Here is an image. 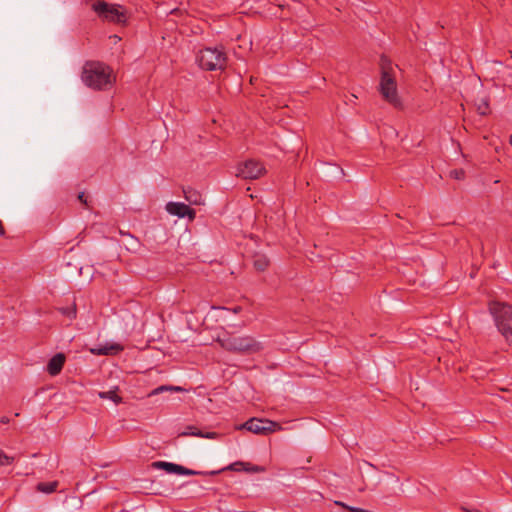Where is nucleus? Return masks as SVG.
I'll return each mask as SVG.
<instances>
[{"instance_id": "nucleus-4", "label": "nucleus", "mask_w": 512, "mask_h": 512, "mask_svg": "<svg viewBox=\"0 0 512 512\" xmlns=\"http://www.w3.org/2000/svg\"><path fill=\"white\" fill-rule=\"evenodd\" d=\"M219 342L225 350L241 354H254L263 348L262 344L251 336H228Z\"/></svg>"}, {"instance_id": "nucleus-5", "label": "nucleus", "mask_w": 512, "mask_h": 512, "mask_svg": "<svg viewBox=\"0 0 512 512\" xmlns=\"http://www.w3.org/2000/svg\"><path fill=\"white\" fill-rule=\"evenodd\" d=\"M226 54L218 48H205L199 51L197 61L202 69L222 70L226 66Z\"/></svg>"}, {"instance_id": "nucleus-26", "label": "nucleus", "mask_w": 512, "mask_h": 512, "mask_svg": "<svg viewBox=\"0 0 512 512\" xmlns=\"http://www.w3.org/2000/svg\"><path fill=\"white\" fill-rule=\"evenodd\" d=\"M112 38H114V41L120 40V38L117 35H114Z\"/></svg>"}, {"instance_id": "nucleus-11", "label": "nucleus", "mask_w": 512, "mask_h": 512, "mask_svg": "<svg viewBox=\"0 0 512 512\" xmlns=\"http://www.w3.org/2000/svg\"><path fill=\"white\" fill-rule=\"evenodd\" d=\"M65 363V356L62 353L54 355L47 364V372L51 376L58 375Z\"/></svg>"}, {"instance_id": "nucleus-25", "label": "nucleus", "mask_w": 512, "mask_h": 512, "mask_svg": "<svg viewBox=\"0 0 512 512\" xmlns=\"http://www.w3.org/2000/svg\"><path fill=\"white\" fill-rule=\"evenodd\" d=\"M5 234V230H4V227L2 225V222L0 221V235H4Z\"/></svg>"}, {"instance_id": "nucleus-17", "label": "nucleus", "mask_w": 512, "mask_h": 512, "mask_svg": "<svg viewBox=\"0 0 512 512\" xmlns=\"http://www.w3.org/2000/svg\"><path fill=\"white\" fill-rule=\"evenodd\" d=\"M98 396L101 399H109V400L113 401L115 404H119L122 402V398L119 395H117L116 390L99 392Z\"/></svg>"}, {"instance_id": "nucleus-19", "label": "nucleus", "mask_w": 512, "mask_h": 512, "mask_svg": "<svg viewBox=\"0 0 512 512\" xmlns=\"http://www.w3.org/2000/svg\"><path fill=\"white\" fill-rule=\"evenodd\" d=\"M243 471L248 473H262L265 471V468L258 465H253L249 462H244V465L242 466Z\"/></svg>"}, {"instance_id": "nucleus-13", "label": "nucleus", "mask_w": 512, "mask_h": 512, "mask_svg": "<svg viewBox=\"0 0 512 512\" xmlns=\"http://www.w3.org/2000/svg\"><path fill=\"white\" fill-rule=\"evenodd\" d=\"M180 436H197V437H201V438L215 439L217 436V433H215V432L203 433L198 428H196L194 426H188L185 431L180 433Z\"/></svg>"}, {"instance_id": "nucleus-10", "label": "nucleus", "mask_w": 512, "mask_h": 512, "mask_svg": "<svg viewBox=\"0 0 512 512\" xmlns=\"http://www.w3.org/2000/svg\"><path fill=\"white\" fill-rule=\"evenodd\" d=\"M166 211L179 218L188 217L190 220L195 218V210L191 209L188 205L181 202H169L166 205Z\"/></svg>"}, {"instance_id": "nucleus-2", "label": "nucleus", "mask_w": 512, "mask_h": 512, "mask_svg": "<svg viewBox=\"0 0 512 512\" xmlns=\"http://www.w3.org/2000/svg\"><path fill=\"white\" fill-rule=\"evenodd\" d=\"M381 78L379 83V92L383 99L393 105L395 108H401L402 102L397 90V66H393L385 57L381 58Z\"/></svg>"}, {"instance_id": "nucleus-23", "label": "nucleus", "mask_w": 512, "mask_h": 512, "mask_svg": "<svg viewBox=\"0 0 512 512\" xmlns=\"http://www.w3.org/2000/svg\"><path fill=\"white\" fill-rule=\"evenodd\" d=\"M464 175L465 173L462 169H455L450 172V176L456 180H462Z\"/></svg>"}, {"instance_id": "nucleus-8", "label": "nucleus", "mask_w": 512, "mask_h": 512, "mask_svg": "<svg viewBox=\"0 0 512 512\" xmlns=\"http://www.w3.org/2000/svg\"><path fill=\"white\" fill-rule=\"evenodd\" d=\"M266 173L264 165L254 159H248L237 166L236 176L246 180H254Z\"/></svg>"}, {"instance_id": "nucleus-22", "label": "nucleus", "mask_w": 512, "mask_h": 512, "mask_svg": "<svg viewBox=\"0 0 512 512\" xmlns=\"http://www.w3.org/2000/svg\"><path fill=\"white\" fill-rule=\"evenodd\" d=\"M14 458L13 457H10L6 454H4L1 450H0V466L2 465H9L13 462Z\"/></svg>"}, {"instance_id": "nucleus-18", "label": "nucleus", "mask_w": 512, "mask_h": 512, "mask_svg": "<svg viewBox=\"0 0 512 512\" xmlns=\"http://www.w3.org/2000/svg\"><path fill=\"white\" fill-rule=\"evenodd\" d=\"M183 389L181 387H178V386H167V385H163V386H159L155 389H153L150 393H149V397L151 396H154V395H157L159 393H162L164 391H182Z\"/></svg>"}, {"instance_id": "nucleus-16", "label": "nucleus", "mask_w": 512, "mask_h": 512, "mask_svg": "<svg viewBox=\"0 0 512 512\" xmlns=\"http://www.w3.org/2000/svg\"><path fill=\"white\" fill-rule=\"evenodd\" d=\"M57 487H58L57 481L41 482V483L37 484L36 489L39 492L50 494V493L56 491Z\"/></svg>"}, {"instance_id": "nucleus-20", "label": "nucleus", "mask_w": 512, "mask_h": 512, "mask_svg": "<svg viewBox=\"0 0 512 512\" xmlns=\"http://www.w3.org/2000/svg\"><path fill=\"white\" fill-rule=\"evenodd\" d=\"M243 465H244V462L236 461V462L228 465L227 467L223 468L221 471L230 470V471L240 472V471H243V468H242Z\"/></svg>"}, {"instance_id": "nucleus-1", "label": "nucleus", "mask_w": 512, "mask_h": 512, "mask_svg": "<svg viewBox=\"0 0 512 512\" xmlns=\"http://www.w3.org/2000/svg\"><path fill=\"white\" fill-rule=\"evenodd\" d=\"M81 79L86 86L94 90H107L115 82L112 69L98 61H88L84 64Z\"/></svg>"}, {"instance_id": "nucleus-27", "label": "nucleus", "mask_w": 512, "mask_h": 512, "mask_svg": "<svg viewBox=\"0 0 512 512\" xmlns=\"http://www.w3.org/2000/svg\"><path fill=\"white\" fill-rule=\"evenodd\" d=\"M7 421H8V420H7L6 418H3V419H2V422H3V423H6Z\"/></svg>"}, {"instance_id": "nucleus-9", "label": "nucleus", "mask_w": 512, "mask_h": 512, "mask_svg": "<svg viewBox=\"0 0 512 512\" xmlns=\"http://www.w3.org/2000/svg\"><path fill=\"white\" fill-rule=\"evenodd\" d=\"M152 467L155 469H162L170 474L187 475V476L202 474V472L188 469L182 465L171 463V462H165V461L153 462Z\"/></svg>"}, {"instance_id": "nucleus-6", "label": "nucleus", "mask_w": 512, "mask_h": 512, "mask_svg": "<svg viewBox=\"0 0 512 512\" xmlns=\"http://www.w3.org/2000/svg\"><path fill=\"white\" fill-rule=\"evenodd\" d=\"M92 9L104 21L124 24L127 20L126 11L120 5L97 1L93 3Z\"/></svg>"}, {"instance_id": "nucleus-15", "label": "nucleus", "mask_w": 512, "mask_h": 512, "mask_svg": "<svg viewBox=\"0 0 512 512\" xmlns=\"http://www.w3.org/2000/svg\"><path fill=\"white\" fill-rule=\"evenodd\" d=\"M184 195L185 199L191 204L200 205L203 203L202 196L192 189L184 190Z\"/></svg>"}, {"instance_id": "nucleus-12", "label": "nucleus", "mask_w": 512, "mask_h": 512, "mask_svg": "<svg viewBox=\"0 0 512 512\" xmlns=\"http://www.w3.org/2000/svg\"><path fill=\"white\" fill-rule=\"evenodd\" d=\"M123 347L120 344L111 343L105 345H98L90 349V352L94 355H114L122 351Z\"/></svg>"}, {"instance_id": "nucleus-3", "label": "nucleus", "mask_w": 512, "mask_h": 512, "mask_svg": "<svg viewBox=\"0 0 512 512\" xmlns=\"http://www.w3.org/2000/svg\"><path fill=\"white\" fill-rule=\"evenodd\" d=\"M489 309L494 316L498 330L506 341L512 344V307L505 303L492 302Z\"/></svg>"}, {"instance_id": "nucleus-21", "label": "nucleus", "mask_w": 512, "mask_h": 512, "mask_svg": "<svg viewBox=\"0 0 512 512\" xmlns=\"http://www.w3.org/2000/svg\"><path fill=\"white\" fill-rule=\"evenodd\" d=\"M61 313L64 315H67L70 319H73L76 317V306L73 305L72 307L68 308H61Z\"/></svg>"}, {"instance_id": "nucleus-24", "label": "nucleus", "mask_w": 512, "mask_h": 512, "mask_svg": "<svg viewBox=\"0 0 512 512\" xmlns=\"http://www.w3.org/2000/svg\"><path fill=\"white\" fill-rule=\"evenodd\" d=\"M78 199H79L81 202H83L84 204H86V200H85V198H84V193H83V192H81V193L78 195Z\"/></svg>"}, {"instance_id": "nucleus-14", "label": "nucleus", "mask_w": 512, "mask_h": 512, "mask_svg": "<svg viewBox=\"0 0 512 512\" xmlns=\"http://www.w3.org/2000/svg\"><path fill=\"white\" fill-rule=\"evenodd\" d=\"M269 259L264 254H255L253 257V266L258 271H264L269 266Z\"/></svg>"}, {"instance_id": "nucleus-7", "label": "nucleus", "mask_w": 512, "mask_h": 512, "mask_svg": "<svg viewBox=\"0 0 512 512\" xmlns=\"http://www.w3.org/2000/svg\"><path fill=\"white\" fill-rule=\"evenodd\" d=\"M238 429H246L254 434L265 435L271 432L280 431L282 427L279 423L268 419L251 418L244 424L240 425Z\"/></svg>"}]
</instances>
